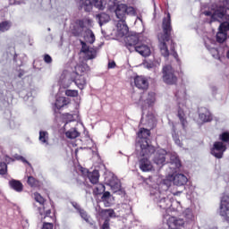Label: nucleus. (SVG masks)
<instances>
[{
	"label": "nucleus",
	"mask_w": 229,
	"mask_h": 229,
	"mask_svg": "<svg viewBox=\"0 0 229 229\" xmlns=\"http://www.w3.org/2000/svg\"><path fill=\"white\" fill-rule=\"evenodd\" d=\"M184 114L183 111H182V109H179L178 111V117L182 124V128H185V125L187 124V121L185 120V118L183 117Z\"/></svg>",
	"instance_id": "45"
},
{
	"label": "nucleus",
	"mask_w": 229,
	"mask_h": 229,
	"mask_svg": "<svg viewBox=\"0 0 229 229\" xmlns=\"http://www.w3.org/2000/svg\"><path fill=\"white\" fill-rule=\"evenodd\" d=\"M72 205L77 210V212H80L83 209L77 202H72Z\"/></svg>",
	"instance_id": "54"
},
{
	"label": "nucleus",
	"mask_w": 229,
	"mask_h": 229,
	"mask_svg": "<svg viewBox=\"0 0 229 229\" xmlns=\"http://www.w3.org/2000/svg\"><path fill=\"white\" fill-rule=\"evenodd\" d=\"M9 186L13 191H15V192H22V191H24V185L19 180L13 179L9 181Z\"/></svg>",
	"instance_id": "27"
},
{
	"label": "nucleus",
	"mask_w": 229,
	"mask_h": 229,
	"mask_svg": "<svg viewBox=\"0 0 229 229\" xmlns=\"http://www.w3.org/2000/svg\"><path fill=\"white\" fill-rule=\"evenodd\" d=\"M27 183L30 187H37V185H38V181L37 179H35V177H33L31 175H29L28 180H27Z\"/></svg>",
	"instance_id": "39"
},
{
	"label": "nucleus",
	"mask_w": 229,
	"mask_h": 229,
	"mask_svg": "<svg viewBox=\"0 0 229 229\" xmlns=\"http://www.w3.org/2000/svg\"><path fill=\"white\" fill-rule=\"evenodd\" d=\"M65 136L67 137V139H77V137H80V132L78 131V130L72 128L65 132Z\"/></svg>",
	"instance_id": "33"
},
{
	"label": "nucleus",
	"mask_w": 229,
	"mask_h": 229,
	"mask_svg": "<svg viewBox=\"0 0 229 229\" xmlns=\"http://www.w3.org/2000/svg\"><path fill=\"white\" fill-rule=\"evenodd\" d=\"M169 157V154H167V151L165 149H158L153 157V162L156 164V165H165V158Z\"/></svg>",
	"instance_id": "14"
},
{
	"label": "nucleus",
	"mask_w": 229,
	"mask_h": 229,
	"mask_svg": "<svg viewBox=\"0 0 229 229\" xmlns=\"http://www.w3.org/2000/svg\"><path fill=\"white\" fill-rule=\"evenodd\" d=\"M84 40L88 44H93L96 42V36L91 30L88 29L84 31Z\"/></svg>",
	"instance_id": "30"
},
{
	"label": "nucleus",
	"mask_w": 229,
	"mask_h": 229,
	"mask_svg": "<svg viewBox=\"0 0 229 229\" xmlns=\"http://www.w3.org/2000/svg\"><path fill=\"white\" fill-rule=\"evenodd\" d=\"M163 81L167 85H174L178 81V78L174 75V69L170 64L163 68Z\"/></svg>",
	"instance_id": "8"
},
{
	"label": "nucleus",
	"mask_w": 229,
	"mask_h": 229,
	"mask_svg": "<svg viewBox=\"0 0 229 229\" xmlns=\"http://www.w3.org/2000/svg\"><path fill=\"white\" fill-rule=\"evenodd\" d=\"M204 44L207 49L212 54V56L218 55L217 48H216V40L210 38H204Z\"/></svg>",
	"instance_id": "20"
},
{
	"label": "nucleus",
	"mask_w": 229,
	"mask_h": 229,
	"mask_svg": "<svg viewBox=\"0 0 229 229\" xmlns=\"http://www.w3.org/2000/svg\"><path fill=\"white\" fill-rule=\"evenodd\" d=\"M182 216L185 218V223L187 225H194V222L196 221V216H194V212H192V209L186 208L183 211Z\"/></svg>",
	"instance_id": "25"
},
{
	"label": "nucleus",
	"mask_w": 229,
	"mask_h": 229,
	"mask_svg": "<svg viewBox=\"0 0 229 229\" xmlns=\"http://www.w3.org/2000/svg\"><path fill=\"white\" fill-rule=\"evenodd\" d=\"M102 229H110V219L106 218L102 225Z\"/></svg>",
	"instance_id": "52"
},
{
	"label": "nucleus",
	"mask_w": 229,
	"mask_h": 229,
	"mask_svg": "<svg viewBox=\"0 0 229 229\" xmlns=\"http://www.w3.org/2000/svg\"><path fill=\"white\" fill-rule=\"evenodd\" d=\"M39 214L42 216V212H39Z\"/></svg>",
	"instance_id": "64"
},
{
	"label": "nucleus",
	"mask_w": 229,
	"mask_h": 229,
	"mask_svg": "<svg viewBox=\"0 0 229 229\" xmlns=\"http://www.w3.org/2000/svg\"><path fill=\"white\" fill-rule=\"evenodd\" d=\"M47 31H51V28H48V29H47Z\"/></svg>",
	"instance_id": "62"
},
{
	"label": "nucleus",
	"mask_w": 229,
	"mask_h": 229,
	"mask_svg": "<svg viewBox=\"0 0 229 229\" xmlns=\"http://www.w3.org/2000/svg\"><path fill=\"white\" fill-rule=\"evenodd\" d=\"M226 10H229V0H224L219 5H212L210 11L204 12V15L210 17L209 22H221L226 17Z\"/></svg>",
	"instance_id": "3"
},
{
	"label": "nucleus",
	"mask_w": 229,
	"mask_h": 229,
	"mask_svg": "<svg viewBox=\"0 0 229 229\" xmlns=\"http://www.w3.org/2000/svg\"><path fill=\"white\" fill-rule=\"evenodd\" d=\"M171 51L173 53V56H174V58H178V53H176V51H174V44L172 41V45H171Z\"/></svg>",
	"instance_id": "55"
},
{
	"label": "nucleus",
	"mask_w": 229,
	"mask_h": 229,
	"mask_svg": "<svg viewBox=\"0 0 229 229\" xmlns=\"http://www.w3.org/2000/svg\"><path fill=\"white\" fill-rule=\"evenodd\" d=\"M115 15L119 21H126V15H135V8L124 4H117L115 8Z\"/></svg>",
	"instance_id": "7"
},
{
	"label": "nucleus",
	"mask_w": 229,
	"mask_h": 229,
	"mask_svg": "<svg viewBox=\"0 0 229 229\" xmlns=\"http://www.w3.org/2000/svg\"><path fill=\"white\" fill-rule=\"evenodd\" d=\"M107 185H109L113 192H121V181L117 177H111L107 182Z\"/></svg>",
	"instance_id": "22"
},
{
	"label": "nucleus",
	"mask_w": 229,
	"mask_h": 229,
	"mask_svg": "<svg viewBox=\"0 0 229 229\" xmlns=\"http://www.w3.org/2000/svg\"><path fill=\"white\" fill-rule=\"evenodd\" d=\"M150 156L151 155L141 156L143 157L139 160V167L143 173H149V171H153V164L149 161Z\"/></svg>",
	"instance_id": "15"
},
{
	"label": "nucleus",
	"mask_w": 229,
	"mask_h": 229,
	"mask_svg": "<svg viewBox=\"0 0 229 229\" xmlns=\"http://www.w3.org/2000/svg\"><path fill=\"white\" fill-rule=\"evenodd\" d=\"M229 22L224 21L219 25L216 38L218 44H224L228 38Z\"/></svg>",
	"instance_id": "9"
},
{
	"label": "nucleus",
	"mask_w": 229,
	"mask_h": 229,
	"mask_svg": "<svg viewBox=\"0 0 229 229\" xmlns=\"http://www.w3.org/2000/svg\"><path fill=\"white\" fill-rule=\"evenodd\" d=\"M219 139H220V140H222V142H225L229 146V132L228 131H225L222 134H220Z\"/></svg>",
	"instance_id": "43"
},
{
	"label": "nucleus",
	"mask_w": 229,
	"mask_h": 229,
	"mask_svg": "<svg viewBox=\"0 0 229 229\" xmlns=\"http://www.w3.org/2000/svg\"><path fill=\"white\" fill-rule=\"evenodd\" d=\"M81 53H83L85 60H94L98 56V50L94 47L87 46L85 41L81 40Z\"/></svg>",
	"instance_id": "10"
},
{
	"label": "nucleus",
	"mask_w": 229,
	"mask_h": 229,
	"mask_svg": "<svg viewBox=\"0 0 229 229\" xmlns=\"http://www.w3.org/2000/svg\"><path fill=\"white\" fill-rule=\"evenodd\" d=\"M143 65L145 69H153V67H155V64L149 62H145Z\"/></svg>",
	"instance_id": "53"
},
{
	"label": "nucleus",
	"mask_w": 229,
	"mask_h": 229,
	"mask_svg": "<svg viewBox=\"0 0 229 229\" xmlns=\"http://www.w3.org/2000/svg\"><path fill=\"white\" fill-rule=\"evenodd\" d=\"M173 183V182L169 179H165L163 180V182L160 183L159 187H161L162 189H164L165 191H169V188L171 187V184Z\"/></svg>",
	"instance_id": "38"
},
{
	"label": "nucleus",
	"mask_w": 229,
	"mask_h": 229,
	"mask_svg": "<svg viewBox=\"0 0 229 229\" xmlns=\"http://www.w3.org/2000/svg\"><path fill=\"white\" fill-rule=\"evenodd\" d=\"M156 98L155 92H145L141 95L140 98V103L141 105L142 115L146 114V110L151 108L155 105Z\"/></svg>",
	"instance_id": "6"
},
{
	"label": "nucleus",
	"mask_w": 229,
	"mask_h": 229,
	"mask_svg": "<svg viewBox=\"0 0 229 229\" xmlns=\"http://www.w3.org/2000/svg\"><path fill=\"white\" fill-rule=\"evenodd\" d=\"M63 117H64V121L66 122L64 126H67L68 123H72V121L75 120L74 115L72 114H69V113L64 114Z\"/></svg>",
	"instance_id": "41"
},
{
	"label": "nucleus",
	"mask_w": 229,
	"mask_h": 229,
	"mask_svg": "<svg viewBox=\"0 0 229 229\" xmlns=\"http://www.w3.org/2000/svg\"><path fill=\"white\" fill-rule=\"evenodd\" d=\"M34 199H35V201H37L38 203H39V205H44L46 199H43L39 193H34Z\"/></svg>",
	"instance_id": "46"
},
{
	"label": "nucleus",
	"mask_w": 229,
	"mask_h": 229,
	"mask_svg": "<svg viewBox=\"0 0 229 229\" xmlns=\"http://www.w3.org/2000/svg\"><path fill=\"white\" fill-rule=\"evenodd\" d=\"M78 5L80 10H83L84 12H91L92 6H95V8H98V10H105L106 2L105 0H79Z\"/></svg>",
	"instance_id": "5"
},
{
	"label": "nucleus",
	"mask_w": 229,
	"mask_h": 229,
	"mask_svg": "<svg viewBox=\"0 0 229 229\" xmlns=\"http://www.w3.org/2000/svg\"><path fill=\"white\" fill-rule=\"evenodd\" d=\"M105 191H106L105 185L103 183H98L93 190V194H95L96 196L99 194H105L106 192Z\"/></svg>",
	"instance_id": "34"
},
{
	"label": "nucleus",
	"mask_w": 229,
	"mask_h": 229,
	"mask_svg": "<svg viewBox=\"0 0 229 229\" xmlns=\"http://www.w3.org/2000/svg\"><path fill=\"white\" fill-rule=\"evenodd\" d=\"M140 21V22H142V17H140V16H138V17H137V20H136V21Z\"/></svg>",
	"instance_id": "61"
},
{
	"label": "nucleus",
	"mask_w": 229,
	"mask_h": 229,
	"mask_svg": "<svg viewBox=\"0 0 229 229\" xmlns=\"http://www.w3.org/2000/svg\"><path fill=\"white\" fill-rule=\"evenodd\" d=\"M77 24L78 26H80L81 29L85 28V26H87V23L85 21V18H83L82 20H78L77 21Z\"/></svg>",
	"instance_id": "51"
},
{
	"label": "nucleus",
	"mask_w": 229,
	"mask_h": 229,
	"mask_svg": "<svg viewBox=\"0 0 229 229\" xmlns=\"http://www.w3.org/2000/svg\"><path fill=\"white\" fill-rule=\"evenodd\" d=\"M38 140L44 146H49V132L46 131H40Z\"/></svg>",
	"instance_id": "31"
},
{
	"label": "nucleus",
	"mask_w": 229,
	"mask_h": 229,
	"mask_svg": "<svg viewBox=\"0 0 229 229\" xmlns=\"http://www.w3.org/2000/svg\"><path fill=\"white\" fill-rule=\"evenodd\" d=\"M49 216H51V209H47V210L45 212V217H49Z\"/></svg>",
	"instance_id": "60"
},
{
	"label": "nucleus",
	"mask_w": 229,
	"mask_h": 229,
	"mask_svg": "<svg viewBox=\"0 0 229 229\" xmlns=\"http://www.w3.org/2000/svg\"><path fill=\"white\" fill-rule=\"evenodd\" d=\"M169 167L173 173H174L176 169H180V167H182V162H180V158H178L176 154L170 155Z\"/></svg>",
	"instance_id": "21"
},
{
	"label": "nucleus",
	"mask_w": 229,
	"mask_h": 229,
	"mask_svg": "<svg viewBox=\"0 0 229 229\" xmlns=\"http://www.w3.org/2000/svg\"><path fill=\"white\" fill-rule=\"evenodd\" d=\"M84 21L86 22V26H90L92 24V20L89 18H84Z\"/></svg>",
	"instance_id": "57"
},
{
	"label": "nucleus",
	"mask_w": 229,
	"mask_h": 229,
	"mask_svg": "<svg viewBox=\"0 0 229 229\" xmlns=\"http://www.w3.org/2000/svg\"><path fill=\"white\" fill-rule=\"evenodd\" d=\"M172 137L174 140V143L177 146L182 147V141L180 140V138H179L178 134L176 133V125H173V127H172Z\"/></svg>",
	"instance_id": "35"
},
{
	"label": "nucleus",
	"mask_w": 229,
	"mask_h": 229,
	"mask_svg": "<svg viewBox=\"0 0 229 229\" xmlns=\"http://www.w3.org/2000/svg\"><path fill=\"white\" fill-rule=\"evenodd\" d=\"M103 214L105 216H108V217H115V211H114V209H104L103 210Z\"/></svg>",
	"instance_id": "48"
},
{
	"label": "nucleus",
	"mask_w": 229,
	"mask_h": 229,
	"mask_svg": "<svg viewBox=\"0 0 229 229\" xmlns=\"http://www.w3.org/2000/svg\"><path fill=\"white\" fill-rule=\"evenodd\" d=\"M87 176L93 185L98 184V182H99V171L94 170L93 172L87 171Z\"/></svg>",
	"instance_id": "29"
},
{
	"label": "nucleus",
	"mask_w": 229,
	"mask_h": 229,
	"mask_svg": "<svg viewBox=\"0 0 229 229\" xmlns=\"http://www.w3.org/2000/svg\"><path fill=\"white\" fill-rule=\"evenodd\" d=\"M116 28L118 37H124L125 35H128V31H130V29L126 24V20H119Z\"/></svg>",
	"instance_id": "17"
},
{
	"label": "nucleus",
	"mask_w": 229,
	"mask_h": 229,
	"mask_svg": "<svg viewBox=\"0 0 229 229\" xmlns=\"http://www.w3.org/2000/svg\"><path fill=\"white\" fill-rule=\"evenodd\" d=\"M186 92H185V88L182 87L181 90H178L175 92V98L177 99H185Z\"/></svg>",
	"instance_id": "42"
},
{
	"label": "nucleus",
	"mask_w": 229,
	"mask_h": 229,
	"mask_svg": "<svg viewBox=\"0 0 229 229\" xmlns=\"http://www.w3.org/2000/svg\"><path fill=\"white\" fill-rule=\"evenodd\" d=\"M124 42H125V47H127V49H129L130 53H133V51H135V48L140 43L139 41V35L136 33L131 34V35L125 37Z\"/></svg>",
	"instance_id": "12"
},
{
	"label": "nucleus",
	"mask_w": 229,
	"mask_h": 229,
	"mask_svg": "<svg viewBox=\"0 0 229 229\" xmlns=\"http://www.w3.org/2000/svg\"><path fill=\"white\" fill-rule=\"evenodd\" d=\"M44 62H45L46 64H52V63H53V58L51 57V55L46 54V55H44Z\"/></svg>",
	"instance_id": "50"
},
{
	"label": "nucleus",
	"mask_w": 229,
	"mask_h": 229,
	"mask_svg": "<svg viewBox=\"0 0 229 229\" xmlns=\"http://www.w3.org/2000/svg\"><path fill=\"white\" fill-rule=\"evenodd\" d=\"M185 220L183 218H178L175 216H170L167 220V226L169 229H179L184 226Z\"/></svg>",
	"instance_id": "16"
},
{
	"label": "nucleus",
	"mask_w": 229,
	"mask_h": 229,
	"mask_svg": "<svg viewBox=\"0 0 229 229\" xmlns=\"http://www.w3.org/2000/svg\"><path fill=\"white\" fill-rule=\"evenodd\" d=\"M149 135L151 131L148 129H140L138 132V139L136 140V153L140 157H148L155 153V147L149 143Z\"/></svg>",
	"instance_id": "1"
},
{
	"label": "nucleus",
	"mask_w": 229,
	"mask_h": 229,
	"mask_svg": "<svg viewBox=\"0 0 229 229\" xmlns=\"http://www.w3.org/2000/svg\"><path fill=\"white\" fill-rule=\"evenodd\" d=\"M199 117L203 123H210V121H212L210 111L205 107L200 108Z\"/></svg>",
	"instance_id": "26"
},
{
	"label": "nucleus",
	"mask_w": 229,
	"mask_h": 229,
	"mask_svg": "<svg viewBox=\"0 0 229 229\" xmlns=\"http://www.w3.org/2000/svg\"><path fill=\"white\" fill-rule=\"evenodd\" d=\"M163 33L158 34L157 38L159 40V47L161 55L167 58L169 56V49L165 42L171 40V35L173 33V26L171 25V13H167L166 17L163 18L162 21Z\"/></svg>",
	"instance_id": "2"
},
{
	"label": "nucleus",
	"mask_w": 229,
	"mask_h": 229,
	"mask_svg": "<svg viewBox=\"0 0 229 229\" xmlns=\"http://www.w3.org/2000/svg\"><path fill=\"white\" fill-rule=\"evenodd\" d=\"M225 151H226V145L223 141H216L211 148V155L216 158H223Z\"/></svg>",
	"instance_id": "13"
},
{
	"label": "nucleus",
	"mask_w": 229,
	"mask_h": 229,
	"mask_svg": "<svg viewBox=\"0 0 229 229\" xmlns=\"http://www.w3.org/2000/svg\"><path fill=\"white\" fill-rule=\"evenodd\" d=\"M219 214L221 217H224L225 221L229 223V197L227 195H224L221 198Z\"/></svg>",
	"instance_id": "11"
},
{
	"label": "nucleus",
	"mask_w": 229,
	"mask_h": 229,
	"mask_svg": "<svg viewBox=\"0 0 229 229\" xmlns=\"http://www.w3.org/2000/svg\"><path fill=\"white\" fill-rule=\"evenodd\" d=\"M97 19L99 26H103V24H106V22L110 21V15L106 14V13H101L97 15Z\"/></svg>",
	"instance_id": "32"
},
{
	"label": "nucleus",
	"mask_w": 229,
	"mask_h": 229,
	"mask_svg": "<svg viewBox=\"0 0 229 229\" xmlns=\"http://www.w3.org/2000/svg\"><path fill=\"white\" fill-rule=\"evenodd\" d=\"M174 196H178V193H174Z\"/></svg>",
	"instance_id": "63"
},
{
	"label": "nucleus",
	"mask_w": 229,
	"mask_h": 229,
	"mask_svg": "<svg viewBox=\"0 0 229 229\" xmlns=\"http://www.w3.org/2000/svg\"><path fill=\"white\" fill-rule=\"evenodd\" d=\"M115 68V62L108 63V69H114Z\"/></svg>",
	"instance_id": "58"
},
{
	"label": "nucleus",
	"mask_w": 229,
	"mask_h": 229,
	"mask_svg": "<svg viewBox=\"0 0 229 229\" xmlns=\"http://www.w3.org/2000/svg\"><path fill=\"white\" fill-rule=\"evenodd\" d=\"M174 182V185H176L177 187H182L187 183L189 179H187V176H185L183 174H177L172 178Z\"/></svg>",
	"instance_id": "24"
},
{
	"label": "nucleus",
	"mask_w": 229,
	"mask_h": 229,
	"mask_svg": "<svg viewBox=\"0 0 229 229\" xmlns=\"http://www.w3.org/2000/svg\"><path fill=\"white\" fill-rule=\"evenodd\" d=\"M78 90L76 89H66L65 90V96H68L69 98H78Z\"/></svg>",
	"instance_id": "44"
},
{
	"label": "nucleus",
	"mask_w": 229,
	"mask_h": 229,
	"mask_svg": "<svg viewBox=\"0 0 229 229\" xmlns=\"http://www.w3.org/2000/svg\"><path fill=\"white\" fill-rule=\"evenodd\" d=\"M134 51H136V53H139V55H140L141 56H149V55H151V48H149V47H148V45L140 42L138 44V46L135 47Z\"/></svg>",
	"instance_id": "19"
},
{
	"label": "nucleus",
	"mask_w": 229,
	"mask_h": 229,
	"mask_svg": "<svg viewBox=\"0 0 229 229\" xmlns=\"http://www.w3.org/2000/svg\"><path fill=\"white\" fill-rule=\"evenodd\" d=\"M20 158H21V162H23L24 164H28V165H31V164H30V162H28V160H26V158H24L22 157H21Z\"/></svg>",
	"instance_id": "59"
},
{
	"label": "nucleus",
	"mask_w": 229,
	"mask_h": 229,
	"mask_svg": "<svg viewBox=\"0 0 229 229\" xmlns=\"http://www.w3.org/2000/svg\"><path fill=\"white\" fill-rule=\"evenodd\" d=\"M73 74L76 75L73 82L78 87V89L83 90V89L87 87V79L85 78V76L78 74V72H73Z\"/></svg>",
	"instance_id": "23"
},
{
	"label": "nucleus",
	"mask_w": 229,
	"mask_h": 229,
	"mask_svg": "<svg viewBox=\"0 0 229 229\" xmlns=\"http://www.w3.org/2000/svg\"><path fill=\"white\" fill-rule=\"evenodd\" d=\"M65 105H67V103H66L64 98L60 97V98H56L55 106L57 110H60V108H64V106H65Z\"/></svg>",
	"instance_id": "36"
},
{
	"label": "nucleus",
	"mask_w": 229,
	"mask_h": 229,
	"mask_svg": "<svg viewBox=\"0 0 229 229\" xmlns=\"http://www.w3.org/2000/svg\"><path fill=\"white\" fill-rule=\"evenodd\" d=\"M81 217L84 219V221L89 222V215L87 214V211L85 209H82L79 212Z\"/></svg>",
	"instance_id": "49"
},
{
	"label": "nucleus",
	"mask_w": 229,
	"mask_h": 229,
	"mask_svg": "<svg viewBox=\"0 0 229 229\" xmlns=\"http://www.w3.org/2000/svg\"><path fill=\"white\" fill-rule=\"evenodd\" d=\"M72 83V81H71V80L61 79L60 87H62L63 89H69V87H71Z\"/></svg>",
	"instance_id": "40"
},
{
	"label": "nucleus",
	"mask_w": 229,
	"mask_h": 229,
	"mask_svg": "<svg viewBox=\"0 0 229 229\" xmlns=\"http://www.w3.org/2000/svg\"><path fill=\"white\" fill-rule=\"evenodd\" d=\"M42 229H53V224L52 223H44Z\"/></svg>",
	"instance_id": "56"
},
{
	"label": "nucleus",
	"mask_w": 229,
	"mask_h": 229,
	"mask_svg": "<svg viewBox=\"0 0 229 229\" xmlns=\"http://www.w3.org/2000/svg\"><path fill=\"white\" fill-rule=\"evenodd\" d=\"M8 173V165L6 163H0V174H6Z\"/></svg>",
	"instance_id": "47"
},
{
	"label": "nucleus",
	"mask_w": 229,
	"mask_h": 229,
	"mask_svg": "<svg viewBox=\"0 0 229 229\" xmlns=\"http://www.w3.org/2000/svg\"><path fill=\"white\" fill-rule=\"evenodd\" d=\"M134 85L135 87H137V89L146 90L148 89V87H149V82L148 81V79H146V77L137 76L134 79Z\"/></svg>",
	"instance_id": "18"
},
{
	"label": "nucleus",
	"mask_w": 229,
	"mask_h": 229,
	"mask_svg": "<svg viewBox=\"0 0 229 229\" xmlns=\"http://www.w3.org/2000/svg\"><path fill=\"white\" fill-rule=\"evenodd\" d=\"M152 199L157 204V207L162 210H176L174 206L180 205V202L173 199L171 197H165L160 191L151 193Z\"/></svg>",
	"instance_id": "4"
},
{
	"label": "nucleus",
	"mask_w": 229,
	"mask_h": 229,
	"mask_svg": "<svg viewBox=\"0 0 229 229\" xmlns=\"http://www.w3.org/2000/svg\"><path fill=\"white\" fill-rule=\"evenodd\" d=\"M12 28V23L8 21L0 22V31L2 33H4V31H8Z\"/></svg>",
	"instance_id": "37"
},
{
	"label": "nucleus",
	"mask_w": 229,
	"mask_h": 229,
	"mask_svg": "<svg viewBox=\"0 0 229 229\" xmlns=\"http://www.w3.org/2000/svg\"><path fill=\"white\" fill-rule=\"evenodd\" d=\"M101 201L105 207H112L114 204V197L110 194V191H105L101 197Z\"/></svg>",
	"instance_id": "28"
}]
</instances>
